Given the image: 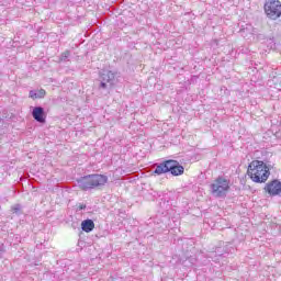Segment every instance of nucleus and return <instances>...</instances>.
<instances>
[{"label": "nucleus", "mask_w": 281, "mask_h": 281, "mask_svg": "<svg viewBox=\"0 0 281 281\" xmlns=\"http://www.w3.org/2000/svg\"><path fill=\"white\" fill-rule=\"evenodd\" d=\"M271 170H273V165L269 161L252 160L248 165L247 175L254 183H267V180L271 177Z\"/></svg>", "instance_id": "1"}, {"label": "nucleus", "mask_w": 281, "mask_h": 281, "mask_svg": "<svg viewBox=\"0 0 281 281\" xmlns=\"http://www.w3.org/2000/svg\"><path fill=\"white\" fill-rule=\"evenodd\" d=\"M76 182L82 192H91V190H102L109 183V177L102 173H90L78 178Z\"/></svg>", "instance_id": "2"}, {"label": "nucleus", "mask_w": 281, "mask_h": 281, "mask_svg": "<svg viewBox=\"0 0 281 281\" xmlns=\"http://www.w3.org/2000/svg\"><path fill=\"white\" fill-rule=\"evenodd\" d=\"M172 175V177H181L186 172V168L175 159H167L159 164H156L153 175L160 177V175Z\"/></svg>", "instance_id": "3"}, {"label": "nucleus", "mask_w": 281, "mask_h": 281, "mask_svg": "<svg viewBox=\"0 0 281 281\" xmlns=\"http://www.w3.org/2000/svg\"><path fill=\"white\" fill-rule=\"evenodd\" d=\"M212 196L225 199L229 192V180L223 176L217 177L210 186Z\"/></svg>", "instance_id": "4"}, {"label": "nucleus", "mask_w": 281, "mask_h": 281, "mask_svg": "<svg viewBox=\"0 0 281 281\" xmlns=\"http://www.w3.org/2000/svg\"><path fill=\"white\" fill-rule=\"evenodd\" d=\"M97 82H99V91H111V89H113V86L115 85V72H113L112 70L100 71Z\"/></svg>", "instance_id": "5"}, {"label": "nucleus", "mask_w": 281, "mask_h": 281, "mask_svg": "<svg viewBox=\"0 0 281 281\" xmlns=\"http://www.w3.org/2000/svg\"><path fill=\"white\" fill-rule=\"evenodd\" d=\"M263 11L267 19H270V21H278V19L281 16L280 0H266Z\"/></svg>", "instance_id": "6"}, {"label": "nucleus", "mask_w": 281, "mask_h": 281, "mask_svg": "<svg viewBox=\"0 0 281 281\" xmlns=\"http://www.w3.org/2000/svg\"><path fill=\"white\" fill-rule=\"evenodd\" d=\"M263 190L270 196H278L281 194V181L278 179H274V180L268 182L265 186Z\"/></svg>", "instance_id": "7"}, {"label": "nucleus", "mask_w": 281, "mask_h": 281, "mask_svg": "<svg viewBox=\"0 0 281 281\" xmlns=\"http://www.w3.org/2000/svg\"><path fill=\"white\" fill-rule=\"evenodd\" d=\"M31 115L35 122H38V124H45L47 120V114L45 113V108L43 106H34Z\"/></svg>", "instance_id": "8"}, {"label": "nucleus", "mask_w": 281, "mask_h": 281, "mask_svg": "<svg viewBox=\"0 0 281 281\" xmlns=\"http://www.w3.org/2000/svg\"><path fill=\"white\" fill-rule=\"evenodd\" d=\"M81 229L86 232V234H89L95 229V223L93 220H85L81 222Z\"/></svg>", "instance_id": "9"}, {"label": "nucleus", "mask_w": 281, "mask_h": 281, "mask_svg": "<svg viewBox=\"0 0 281 281\" xmlns=\"http://www.w3.org/2000/svg\"><path fill=\"white\" fill-rule=\"evenodd\" d=\"M47 95V92L45 89H40V90H31L29 92V97L32 98V100H41Z\"/></svg>", "instance_id": "10"}, {"label": "nucleus", "mask_w": 281, "mask_h": 281, "mask_svg": "<svg viewBox=\"0 0 281 281\" xmlns=\"http://www.w3.org/2000/svg\"><path fill=\"white\" fill-rule=\"evenodd\" d=\"M11 212H13V214H16V216H21V214H23V212L21 211V204H14L13 206H11Z\"/></svg>", "instance_id": "11"}, {"label": "nucleus", "mask_w": 281, "mask_h": 281, "mask_svg": "<svg viewBox=\"0 0 281 281\" xmlns=\"http://www.w3.org/2000/svg\"><path fill=\"white\" fill-rule=\"evenodd\" d=\"M69 56H71V52L69 50L61 53L59 57L60 63H67V58H69Z\"/></svg>", "instance_id": "12"}, {"label": "nucleus", "mask_w": 281, "mask_h": 281, "mask_svg": "<svg viewBox=\"0 0 281 281\" xmlns=\"http://www.w3.org/2000/svg\"><path fill=\"white\" fill-rule=\"evenodd\" d=\"M79 210H87V204H80Z\"/></svg>", "instance_id": "13"}, {"label": "nucleus", "mask_w": 281, "mask_h": 281, "mask_svg": "<svg viewBox=\"0 0 281 281\" xmlns=\"http://www.w3.org/2000/svg\"><path fill=\"white\" fill-rule=\"evenodd\" d=\"M257 38H261V40H262V38H265V35L258 34V35H257Z\"/></svg>", "instance_id": "14"}, {"label": "nucleus", "mask_w": 281, "mask_h": 281, "mask_svg": "<svg viewBox=\"0 0 281 281\" xmlns=\"http://www.w3.org/2000/svg\"><path fill=\"white\" fill-rule=\"evenodd\" d=\"M1 251H2V246L0 245V254H1Z\"/></svg>", "instance_id": "15"}, {"label": "nucleus", "mask_w": 281, "mask_h": 281, "mask_svg": "<svg viewBox=\"0 0 281 281\" xmlns=\"http://www.w3.org/2000/svg\"><path fill=\"white\" fill-rule=\"evenodd\" d=\"M270 41H273V37H272V38H270Z\"/></svg>", "instance_id": "16"}, {"label": "nucleus", "mask_w": 281, "mask_h": 281, "mask_svg": "<svg viewBox=\"0 0 281 281\" xmlns=\"http://www.w3.org/2000/svg\"><path fill=\"white\" fill-rule=\"evenodd\" d=\"M1 135H2V134L0 133V139H1Z\"/></svg>", "instance_id": "17"}]
</instances>
